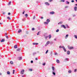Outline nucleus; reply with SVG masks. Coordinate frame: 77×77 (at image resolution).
Instances as JSON below:
<instances>
[{"label":"nucleus","instance_id":"nucleus-1","mask_svg":"<svg viewBox=\"0 0 77 77\" xmlns=\"http://www.w3.org/2000/svg\"><path fill=\"white\" fill-rule=\"evenodd\" d=\"M68 48L69 49V50H71L72 49H73L74 47H70L69 46H68Z\"/></svg>","mask_w":77,"mask_h":77},{"label":"nucleus","instance_id":"nucleus-2","mask_svg":"<svg viewBox=\"0 0 77 77\" xmlns=\"http://www.w3.org/2000/svg\"><path fill=\"white\" fill-rule=\"evenodd\" d=\"M50 44V41H48V42H47V43H46V45H45V46H47L48 45V44Z\"/></svg>","mask_w":77,"mask_h":77},{"label":"nucleus","instance_id":"nucleus-3","mask_svg":"<svg viewBox=\"0 0 77 77\" xmlns=\"http://www.w3.org/2000/svg\"><path fill=\"white\" fill-rule=\"evenodd\" d=\"M52 72L53 74L54 75H56V73H55L56 71H52Z\"/></svg>","mask_w":77,"mask_h":77},{"label":"nucleus","instance_id":"nucleus-4","mask_svg":"<svg viewBox=\"0 0 77 77\" xmlns=\"http://www.w3.org/2000/svg\"><path fill=\"white\" fill-rule=\"evenodd\" d=\"M61 27H63L64 29H66V26L64 25H61Z\"/></svg>","mask_w":77,"mask_h":77},{"label":"nucleus","instance_id":"nucleus-5","mask_svg":"<svg viewBox=\"0 0 77 77\" xmlns=\"http://www.w3.org/2000/svg\"><path fill=\"white\" fill-rule=\"evenodd\" d=\"M24 70L23 69L22 70H21V74H24Z\"/></svg>","mask_w":77,"mask_h":77},{"label":"nucleus","instance_id":"nucleus-6","mask_svg":"<svg viewBox=\"0 0 77 77\" xmlns=\"http://www.w3.org/2000/svg\"><path fill=\"white\" fill-rule=\"evenodd\" d=\"M54 12L52 11L50 12V14L51 15H53V14H54Z\"/></svg>","mask_w":77,"mask_h":77},{"label":"nucleus","instance_id":"nucleus-7","mask_svg":"<svg viewBox=\"0 0 77 77\" xmlns=\"http://www.w3.org/2000/svg\"><path fill=\"white\" fill-rule=\"evenodd\" d=\"M68 36H69V35L68 34H67L66 35V36H65V38L66 39H67Z\"/></svg>","mask_w":77,"mask_h":77},{"label":"nucleus","instance_id":"nucleus-8","mask_svg":"<svg viewBox=\"0 0 77 77\" xmlns=\"http://www.w3.org/2000/svg\"><path fill=\"white\" fill-rule=\"evenodd\" d=\"M45 5H48V6H49L50 5V3H48V2H45Z\"/></svg>","mask_w":77,"mask_h":77},{"label":"nucleus","instance_id":"nucleus-9","mask_svg":"<svg viewBox=\"0 0 77 77\" xmlns=\"http://www.w3.org/2000/svg\"><path fill=\"white\" fill-rule=\"evenodd\" d=\"M63 49L64 50V51H65V52H66V48H65V47H64Z\"/></svg>","mask_w":77,"mask_h":77},{"label":"nucleus","instance_id":"nucleus-10","mask_svg":"<svg viewBox=\"0 0 77 77\" xmlns=\"http://www.w3.org/2000/svg\"><path fill=\"white\" fill-rule=\"evenodd\" d=\"M74 9L75 11H77V7H75Z\"/></svg>","mask_w":77,"mask_h":77},{"label":"nucleus","instance_id":"nucleus-11","mask_svg":"<svg viewBox=\"0 0 77 77\" xmlns=\"http://www.w3.org/2000/svg\"><path fill=\"white\" fill-rule=\"evenodd\" d=\"M33 45H38V43H33Z\"/></svg>","mask_w":77,"mask_h":77},{"label":"nucleus","instance_id":"nucleus-12","mask_svg":"<svg viewBox=\"0 0 77 77\" xmlns=\"http://www.w3.org/2000/svg\"><path fill=\"white\" fill-rule=\"evenodd\" d=\"M64 47V46H59L60 48H63Z\"/></svg>","mask_w":77,"mask_h":77},{"label":"nucleus","instance_id":"nucleus-13","mask_svg":"<svg viewBox=\"0 0 77 77\" xmlns=\"http://www.w3.org/2000/svg\"><path fill=\"white\" fill-rule=\"evenodd\" d=\"M50 21V20L49 19H47L46 20V21L48 23H49Z\"/></svg>","mask_w":77,"mask_h":77},{"label":"nucleus","instance_id":"nucleus-14","mask_svg":"<svg viewBox=\"0 0 77 77\" xmlns=\"http://www.w3.org/2000/svg\"><path fill=\"white\" fill-rule=\"evenodd\" d=\"M5 39H2L1 40V42H5Z\"/></svg>","mask_w":77,"mask_h":77},{"label":"nucleus","instance_id":"nucleus-15","mask_svg":"<svg viewBox=\"0 0 77 77\" xmlns=\"http://www.w3.org/2000/svg\"><path fill=\"white\" fill-rule=\"evenodd\" d=\"M67 54H70V51H67Z\"/></svg>","mask_w":77,"mask_h":77},{"label":"nucleus","instance_id":"nucleus-16","mask_svg":"<svg viewBox=\"0 0 77 77\" xmlns=\"http://www.w3.org/2000/svg\"><path fill=\"white\" fill-rule=\"evenodd\" d=\"M65 60V61H69V58H66Z\"/></svg>","mask_w":77,"mask_h":77},{"label":"nucleus","instance_id":"nucleus-17","mask_svg":"<svg viewBox=\"0 0 77 77\" xmlns=\"http://www.w3.org/2000/svg\"><path fill=\"white\" fill-rule=\"evenodd\" d=\"M57 63H60V62L59 61V60H57Z\"/></svg>","mask_w":77,"mask_h":77},{"label":"nucleus","instance_id":"nucleus-18","mask_svg":"<svg viewBox=\"0 0 77 77\" xmlns=\"http://www.w3.org/2000/svg\"><path fill=\"white\" fill-rule=\"evenodd\" d=\"M10 63L11 64V65H13V64H14V63L12 61H10Z\"/></svg>","mask_w":77,"mask_h":77},{"label":"nucleus","instance_id":"nucleus-19","mask_svg":"<svg viewBox=\"0 0 77 77\" xmlns=\"http://www.w3.org/2000/svg\"><path fill=\"white\" fill-rule=\"evenodd\" d=\"M62 23H63V22H60L58 23V24H61Z\"/></svg>","mask_w":77,"mask_h":77},{"label":"nucleus","instance_id":"nucleus-20","mask_svg":"<svg viewBox=\"0 0 77 77\" xmlns=\"http://www.w3.org/2000/svg\"><path fill=\"white\" fill-rule=\"evenodd\" d=\"M49 39H50V38L51 37V35H49Z\"/></svg>","mask_w":77,"mask_h":77},{"label":"nucleus","instance_id":"nucleus-21","mask_svg":"<svg viewBox=\"0 0 77 77\" xmlns=\"http://www.w3.org/2000/svg\"><path fill=\"white\" fill-rule=\"evenodd\" d=\"M14 48H17V45H15L14 46Z\"/></svg>","mask_w":77,"mask_h":77},{"label":"nucleus","instance_id":"nucleus-22","mask_svg":"<svg viewBox=\"0 0 77 77\" xmlns=\"http://www.w3.org/2000/svg\"><path fill=\"white\" fill-rule=\"evenodd\" d=\"M7 74L8 75H10V72H9V71H8L7 72Z\"/></svg>","mask_w":77,"mask_h":77},{"label":"nucleus","instance_id":"nucleus-23","mask_svg":"<svg viewBox=\"0 0 77 77\" xmlns=\"http://www.w3.org/2000/svg\"><path fill=\"white\" fill-rule=\"evenodd\" d=\"M52 69L53 71H55L54 70V67H52Z\"/></svg>","mask_w":77,"mask_h":77},{"label":"nucleus","instance_id":"nucleus-24","mask_svg":"<svg viewBox=\"0 0 77 77\" xmlns=\"http://www.w3.org/2000/svg\"><path fill=\"white\" fill-rule=\"evenodd\" d=\"M66 4H68L69 5V2H68V1H66Z\"/></svg>","mask_w":77,"mask_h":77},{"label":"nucleus","instance_id":"nucleus-25","mask_svg":"<svg viewBox=\"0 0 77 77\" xmlns=\"http://www.w3.org/2000/svg\"><path fill=\"white\" fill-rule=\"evenodd\" d=\"M21 32V29H19L18 31V33H20V32Z\"/></svg>","mask_w":77,"mask_h":77},{"label":"nucleus","instance_id":"nucleus-26","mask_svg":"<svg viewBox=\"0 0 77 77\" xmlns=\"http://www.w3.org/2000/svg\"><path fill=\"white\" fill-rule=\"evenodd\" d=\"M20 48H18L17 49V51H20Z\"/></svg>","mask_w":77,"mask_h":77},{"label":"nucleus","instance_id":"nucleus-27","mask_svg":"<svg viewBox=\"0 0 77 77\" xmlns=\"http://www.w3.org/2000/svg\"><path fill=\"white\" fill-rule=\"evenodd\" d=\"M25 16H26V18H27V16H28V15L27 14H25Z\"/></svg>","mask_w":77,"mask_h":77},{"label":"nucleus","instance_id":"nucleus-28","mask_svg":"<svg viewBox=\"0 0 77 77\" xmlns=\"http://www.w3.org/2000/svg\"><path fill=\"white\" fill-rule=\"evenodd\" d=\"M71 72H72V71L71 70H69L68 71L69 73H71Z\"/></svg>","mask_w":77,"mask_h":77},{"label":"nucleus","instance_id":"nucleus-29","mask_svg":"<svg viewBox=\"0 0 77 77\" xmlns=\"http://www.w3.org/2000/svg\"><path fill=\"white\" fill-rule=\"evenodd\" d=\"M44 24H48V23H47V22H45L44 23Z\"/></svg>","mask_w":77,"mask_h":77},{"label":"nucleus","instance_id":"nucleus-30","mask_svg":"<svg viewBox=\"0 0 77 77\" xmlns=\"http://www.w3.org/2000/svg\"><path fill=\"white\" fill-rule=\"evenodd\" d=\"M40 32H38V33L37 34V35H39L40 34H39V33H40Z\"/></svg>","mask_w":77,"mask_h":77},{"label":"nucleus","instance_id":"nucleus-31","mask_svg":"<svg viewBox=\"0 0 77 77\" xmlns=\"http://www.w3.org/2000/svg\"><path fill=\"white\" fill-rule=\"evenodd\" d=\"M7 18L8 19V20H11V18L9 17H7Z\"/></svg>","mask_w":77,"mask_h":77},{"label":"nucleus","instance_id":"nucleus-32","mask_svg":"<svg viewBox=\"0 0 77 77\" xmlns=\"http://www.w3.org/2000/svg\"><path fill=\"white\" fill-rule=\"evenodd\" d=\"M48 50H47L45 54H47V53H48Z\"/></svg>","mask_w":77,"mask_h":77},{"label":"nucleus","instance_id":"nucleus-33","mask_svg":"<svg viewBox=\"0 0 77 77\" xmlns=\"http://www.w3.org/2000/svg\"><path fill=\"white\" fill-rule=\"evenodd\" d=\"M13 74H14L15 73V70H13Z\"/></svg>","mask_w":77,"mask_h":77},{"label":"nucleus","instance_id":"nucleus-34","mask_svg":"<svg viewBox=\"0 0 77 77\" xmlns=\"http://www.w3.org/2000/svg\"><path fill=\"white\" fill-rule=\"evenodd\" d=\"M74 36H75V38H76V39H77V36L76 35H74Z\"/></svg>","mask_w":77,"mask_h":77},{"label":"nucleus","instance_id":"nucleus-35","mask_svg":"<svg viewBox=\"0 0 77 77\" xmlns=\"http://www.w3.org/2000/svg\"><path fill=\"white\" fill-rule=\"evenodd\" d=\"M59 31V29H57L56 31V32H58Z\"/></svg>","mask_w":77,"mask_h":77},{"label":"nucleus","instance_id":"nucleus-36","mask_svg":"<svg viewBox=\"0 0 77 77\" xmlns=\"http://www.w3.org/2000/svg\"><path fill=\"white\" fill-rule=\"evenodd\" d=\"M5 37L8 36V35H7V34L6 33H5Z\"/></svg>","mask_w":77,"mask_h":77},{"label":"nucleus","instance_id":"nucleus-37","mask_svg":"<svg viewBox=\"0 0 77 77\" xmlns=\"http://www.w3.org/2000/svg\"><path fill=\"white\" fill-rule=\"evenodd\" d=\"M22 59V58L21 57H20L19 60H21Z\"/></svg>","mask_w":77,"mask_h":77},{"label":"nucleus","instance_id":"nucleus-38","mask_svg":"<svg viewBox=\"0 0 77 77\" xmlns=\"http://www.w3.org/2000/svg\"><path fill=\"white\" fill-rule=\"evenodd\" d=\"M54 55H57V52H56L54 54Z\"/></svg>","mask_w":77,"mask_h":77},{"label":"nucleus","instance_id":"nucleus-39","mask_svg":"<svg viewBox=\"0 0 77 77\" xmlns=\"http://www.w3.org/2000/svg\"><path fill=\"white\" fill-rule=\"evenodd\" d=\"M65 8H68V6H66L65 7Z\"/></svg>","mask_w":77,"mask_h":77},{"label":"nucleus","instance_id":"nucleus-40","mask_svg":"<svg viewBox=\"0 0 77 77\" xmlns=\"http://www.w3.org/2000/svg\"><path fill=\"white\" fill-rule=\"evenodd\" d=\"M69 21H71V18H69Z\"/></svg>","mask_w":77,"mask_h":77},{"label":"nucleus","instance_id":"nucleus-41","mask_svg":"<svg viewBox=\"0 0 77 77\" xmlns=\"http://www.w3.org/2000/svg\"><path fill=\"white\" fill-rule=\"evenodd\" d=\"M35 16H34L33 19V20H35Z\"/></svg>","mask_w":77,"mask_h":77},{"label":"nucleus","instance_id":"nucleus-42","mask_svg":"<svg viewBox=\"0 0 77 77\" xmlns=\"http://www.w3.org/2000/svg\"><path fill=\"white\" fill-rule=\"evenodd\" d=\"M61 2H64L65 0H61Z\"/></svg>","mask_w":77,"mask_h":77},{"label":"nucleus","instance_id":"nucleus-43","mask_svg":"<svg viewBox=\"0 0 77 77\" xmlns=\"http://www.w3.org/2000/svg\"><path fill=\"white\" fill-rule=\"evenodd\" d=\"M11 2H10L8 3V5H11Z\"/></svg>","mask_w":77,"mask_h":77},{"label":"nucleus","instance_id":"nucleus-44","mask_svg":"<svg viewBox=\"0 0 77 77\" xmlns=\"http://www.w3.org/2000/svg\"><path fill=\"white\" fill-rule=\"evenodd\" d=\"M32 70H33V69H29V71H32Z\"/></svg>","mask_w":77,"mask_h":77},{"label":"nucleus","instance_id":"nucleus-45","mask_svg":"<svg viewBox=\"0 0 77 77\" xmlns=\"http://www.w3.org/2000/svg\"><path fill=\"white\" fill-rule=\"evenodd\" d=\"M36 54V52H34L33 53V55H35V54Z\"/></svg>","mask_w":77,"mask_h":77},{"label":"nucleus","instance_id":"nucleus-46","mask_svg":"<svg viewBox=\"0 0 77 77\" xmlns=\"http://www.w3.org/2000/svg\"><path fill=\"white\" fill-rule=\"evenodd\" d=\"M45 63H44L43 64V65L44 66H45Z\"/></svg>","mask_w":77,"mask_h":77},{"label":"nucleus","instance_id":"nucleus-47","mask_svg":"<svg viewBox=\"0 0 77 77\" xmlns=\"http://www.w3.org/2000/svg\"><path fill=\"white\" fill-rule=\"evenodd\" d=\"M71 2H72V3H73V2H74V1L72 0L71 1Z\"/></svg>","mask_w":77,"mask_h":77},{"label":"nucleus","instance_id":"nucleus-48","mask_svg":"<svg viewBox=\"0 0 77 77\" xmlns=\"http://www.w3.org/2000/svg\"><path fill=\"white\" fill-rule=\"evenodd\" d=\"M6 38H7V39H8V36L7 35V36H6Z\"/></svg>","mask_w":77,"mask_h":77},{"label":"nucleus","instance_id":"nucleus-49","mask_svg":"<svg viewBox=\"0 0 77 77\" xmlns=\"http://www.w3.org/2000/svg\"><path fill=\"white\" fill-rule=\"evenodd\" d=\"M35 30V28H33L32 29V30Z\"/></svg>","mask_w":77,"mask_h":77},{"label":"nucleus","instance_id":"nucleus-50","mask_svg":"<svg viewBox=\"0 0 77 77\" xmlns=\"http://www.w3.org/2000/svg\"><path fill=\"white\" fill-rule=\"evenodd\" d=\"M77 71V69H75L74 70V72H76Z\"/></svg>","mask_w":77,"mask_h":77},{"label":"nucleus","instance_id":"nucleus-51","mask_svg":"<svg viewBox=\"0 0 77 77\" xmlns=\"http://www.w3.org/2000/svg\"><path fill=\"white\" fill-rule=\"evenodd\" d=\"M33 62V61L32 60L31 61V63H32Z\"/></svg>","mask_w":77,"mask_h":77},{"label":"nucleus","instance_id":"nucleus-52","mask_svg":"<svg viewBox=\"0 0 77 77\" xmlns=\"http://www.w3.org/2000/svg\"><path fill=\"white\" fill-rule=\"evenodd\" d=\"M49 1L50 2H52V1H53V0H49Z\"/></svg>","mask_w":77,"mask_h":77},{"label":"nucleus","instance_id":"nucleus-53","mask_svg":"<svg viewBox=\"0 0 77 77\" xmlns=\"http://www.w3.org/2000/svg\"><path fill=\"white\" fill-rule=\"evenodd\" d=\"M25 12V11H24L23 12V14H24V13Z\"/></svg>","mask_w":77,"mask_h":77},{"label":"nucleus","instance_id":"nucleus-54","mask_svg":"<svg viewBox=\"0 0 77 77\" xmlns=\"http://www.w3.org/2000/svg\"><path fill=\"white\" fill-rule=\"evenodd\" d=\"M73 17H75V15H73Z\"/></svg>","mask_w":77,"mask_h":77},{"label":"nucleus","instance_id":"nucleus-55","mask_svg":"<svg viewBox=\"0 0 77 77\" xmlns=\"http://www.w3.org/2000/svg\"><path fill=\"white\" fill-rule=\"evenodd\" d=\"M35 60H38V58H35Z\"/></svg>","mask_w":77,"mask_h":77},{"label":"nucleus","instance_id":"nucleus-56","mask_svg":"<svg viewBox=\"0 0 77 77\" xmlns=\"http://www.w3.org/2000/svg\"><path fill=\"white\" fill-rule=\"evenodd\" d=\"M8 15H11V13H8Z\"/></svg>","mask_w":77,"mask_h":77},{"label":"nucleus","instance_id":"nucleus-57","mask_svg":"<svg viewBox=\"0 0 77 77\" xmlns=\"http://www.w3.org/2000/svg\"><path fill=\"white\" fill-rule=\"evenodd\" d=\"M41 18L42 19H43L44 18L43 17H41Z\"/></svg>","mask_w":77,"mask_h":77},{"label":"nucleus","instance_id":"nucleus-58","mask_svg":"<svg viewBox=\"0 0 77 77\" xmlns=\"http://www.w3.org/2000/svg\"><path fill=\"white\" fill-rule=\"evenodd\" d=\"M56 40H57L56 38H55V39H54V41H56Z\"/></svg>","mask_w":77,"mask_h":77},{"label":"nucleus","instance_id":"nucleus-59","mask_svg":"<svg viewBox=\"0 0 77 77\" xmlns=\"http://www.w3.org/2000/svg\"><path fill=\"white\" fill-rule=\"evenodd\" d=\"M48 38V36H46V38Z\"/></svg>","mask_w":77,"mask_h":77},{"label":"nucleus","instance_id":"nucleus-60","mask_svg":"<svg viewBox=\"0 0 77 77\" xmlns=\"http://www.w3.org/2000/svg\"><path fill=\"white\" fill-rule=\"evenodd\" d=\"M2 75V73H1L0 72V75Z\"/></svg>","mask_w":77,"mask_h":77},{"label":"nucleus","instance_id":"nucleus-61","mask_svg":"<svg viewBox=\"0 0 77 77\" xmlns=\"http://www.w3.org/2000/svg\"><path fill=\"white\" fill-rule=\"evenodd\" d=\"M75 6H77V4H75Z\"/></svg>","mask_w":77,"mask_h":77},{"label":"nucleus","instance_id":"nucleus-62","mask_svg":"<svg viewBox=\"0 0 77 77\" xmlns=\"http://www.w3.org/2000/svg\"><path fill=\"white\" fill-rule=\"evenodd\" d=\"M23 21H24V19H23Z\"/></svg>","mask_w":77,"mask_h":77},{"label":"nucleus","instance_id":"nucleus-63","mask_svg":"<svg viewBox=\"0 0 77 77\" xmlns=\"http://www.w3.org/2000/svg\"><path fill=\"white\" fill-rule=\"evenodd\" d=\"M0 24H2V23H0Z\"/></svg>","mask_w":77,"mask_h":77},{"label":"nucleus","instance_id":"nucleus-64","mask_svg":"<svg viewBox=\"0 0 77 77\" xmlns=\"http://www.w3.org/2000/svg\"><path fill=\"white\" fill-rule=\"evenodd\" d=\"M3 14H5V13H3Z\"/></svg>","mask_w":77,"mask_h":77}]
</instances>
